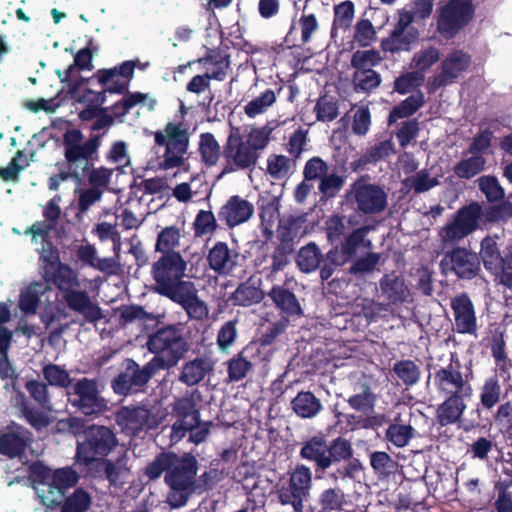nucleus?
<instances>
[{"instance_id": "6e6d98bb", "label": "nucleus", "mask_w": 512, "mask_h": 512, "mask_svg": "<svg viewBox=\"0 0 512 512\" xmlns=\"http://www.w3.org/2000/svg\"><path fill=\"white\" fill-rule=\"evenodd\" d=\"M236 324L235 320H230L220 327L217 334V345L221 352H228L235 343L238 335Z\"/></svg>"}, {"instance_id": "a211bd4d", "label": "nucleus", "mask_w": 512, "mask_h": 512, "mask_svg": "<svg viewBox=\"0 0 512 512\" xmlns=\"http://www.w3.org/2000/svg\"><path fill=\"white\" fill-rule=\"evenodd\" d=\"M71 395L72 404L86 415L99 412L106 407L104 400L98 396L97 385L93 380H79L73 386Z\"/></svg>"}, {"instance_id": "2f4dec72", "label": "nucleus", "mask_w": 512, "mask_h": 512, "mask_svg": "<svg viewBox=\"0 0 512 512\" xmlns=\"http://www.w3.org/2000/svg\"><path fill=\"white\" fill-rule=\"evenodd\" d=\"M320 27L318 17L315 13L307 11L306 7L302 10L298 19L293 20L291 31L300 32L301 42L309 43Z\"/></svg>"}, {"instance_id": "8fccbe9b", "label": "nucleus", "mask_w": 512, "mask_h": 512, "mask_svg": "<svg viewBox=\"0 0 512 512\" xmlns=\"http://www.w3.org/2000/svg\"><path fill=\"white\" fill-rule=\"evenodd\" d=\"M440 58V52L436 47H427L415 53L412 66L419 72H425L430 69Z\"/></svg>"}, {"instance_id": "dca6fc26", "label": "nucleus", "mask_w": 512, "mask_h": 512, "mask_svg": "<svg viewBox=\"0 0 512 512\" xmlns=\"http://www.w3.org/2000/svg\"><path fill=\"white\" fill-rule=\"evenodd\" d=\"M351 197L357 204V208L366 214H373L385 209L387 195L380 187L357 181L351 189Z\"/></svg>"}, {"instance_id": "5fc2aeb1", "label": "nucleus", "mask_w": 512, "mask_h": 512, "mask_svg": "<svg viewBox=\"0 0 512 512\" xmlns=\"http://www.w3.org/2000/svg\"><path fill=\"white\" fill-rule=\"evenodd\" d=\"M93 231L100 241H111L113 243V250L116 256H118L121 249V236L116 226L108 222H101L95 226Z\"/></svg>"}, {"instance_id": "7ed1b4c3", "label": "nucleus", "mask_w": 512, "mask_h": 512, "mask_svg": "<svg viewBox=\"0 0 512 512\" xmlns=\"http://www.w3.org/2000/svg\"><path fill=\"white\" fill-rule=\"evenodd\" d=\"M153 136L155 148L164 147L157 164L160 170L168 171L176 168L183 172L190 170L188 128L181 119L168 122L163 129L155 131Z\"/></svg>"}, {"instance_id": "ddd939ff", "label": "nucleus", "mask_w": 512, "mask_h": 512, "mask_svg": "<svg viewBox=\"0 0 512 512\" xmlns=\"http://www.w3.org/2000/svg\"><path fill=\"white\" fill-rule=\"evenodd\" d=\"M186 262L177 252L166 253L152 266V275L159 293L168 286L181 280L185 275Z\"/></svg>"}, {"instance_id": "2eb2a0df", "label": "nucleus", "mask_w": 512, "mask_h": 512, "mask_svg": "<svg viewBox=\"0 0 512 512\" xmlns=\"http://www.w3.org/2000/svg\"><path fill=\"white\" fill-rule=\"evenodd\" d=\"M470 56L462 50H452L441 62V72L430 81L433 90L453 83L470 66Z\"/></svg>"}, {"instance_id": "603ef678", "label": "nucleus", "mask_w": 512, "mask_h": 512, "mask_svg": "<svg viewBox=\"0 0 512 512\" xmlns=\"http://www.w3.org/2000/svg\"><path fill=\"white\" fill-rule=\"evenodd\" d=\"M393 371L405 385H413L420 378L419 367L411 360H402L394 364Z\"/></svg>"}, {"instance_id": "c03bdc74", "label": "nucleus", "mask_w": 512, "mask_h": 512, "mask_svg": "<svg viewBox=\"0 0 512 512\" xmlns=\"http://www.w3.org/2000/svg\"><path fill=\"white\" fill-rule=\"evenodd\" d=\"M413 431L411 425L395 420V422L387 428L386 438L396 447H404L413 437Z\"/></svg>"}, {"instance_id": "052dcab7", "label": "nucleus", "mask_w": 512, "mask_h": 512, "mask_svg": "<svg viewBox=\"0 0 512 512\" xmlns=\"http://www.w3.org/2000/svg\"><path fill=\"white\" fill-rule=\"evenodd\" d=\"M216 228L217 223L214 214L211 211H199L194 221L196 236L210 235Z\"/></svg>"}, {"instance_id": "338daca9", "label": "nucleus", "mask_w": 512, "mask_h": 512, "mask_svg": "<svg viewBox=\"0 0 512 512\" xmlns=\"http://www.w3.org/2000/svg\"><path fill=\"white\" fill-rule=\"evenodd\" d=\"M370 464L375 473L380 477H386L394 467V461L386 452H373L370 455Z\"/></svg>"}, {"instance_id": "7c9ffc66", "label": "nucleus", "mask_w": 512, "mask_h": 512, "mask_svg": "<svg viewBox=\"0 0 512 512\" xmlns=\"http://www.w3.org/2000/svg\"><path fill=\"white\" fill-rule=\"evenodd\" d=\"M187 432H190V441L199 444L208 436L209 426L207 423L201 422L200 419H197V423L191 427L187 424L182 425L181 423H174L170 434L171 442H179Z\"/></svg>"}, {"instance_id": "de8ad7c7", "label": "nucleus", "mask_w": 512, "mask_h": 512, "mask_svg": "<svg viewBox=\"0 0 512 512\" xmlns=\"http://www.w3.org/2000/svg\"><path fill=\"white\" fill-rule=\"evenodd\" d=\"M321 254L315 244H309L299 250L297 264L304 272L315 270L320 263Z\"/></svg>"}, {"instance_id": "3c124183", "label": "nucleus", "mask_w": 512, "mask_h": 512, "mask_svg": "<svg viewBox=\"0 0 512 512\" xmlns=\"http://www.w3.org/2000/svg\"><path fill=\"white\" fill-rule=\"evenodd\" d=\"M29 165L27 156L18 151L6 167H0V178L3 181H15L19 173Z\"/></svg>"}, {"instance_id": "b1692460", "label": "nucleus", "mask_w": 512, "mask_h": 512, "mask_svg": "<svg viewBox=\"0 0 512 512\" xmlns=\"http://www.w3.org/2000/svg\"><path fill=\"white\" fill-rule=\"evenodd\" d=\"M300 456L303 459L314 461L321 469H327L331 466L330 455H328V445L323 435H316L303 443Z\"/></svg>"}, {"instance_id": "1a4fd4ad", "label": "nucleus", "mask_w": 512, "mask_h": 512, "mask_svg": "<svg viewBox=\"0 0 512 512\" xmlns=\"http://www.w3.org/2000/svg\"><path fill=\"white\" fill-rule=\"evenodd\" d=\"M166 416V410L159 407H124L117 413L116 421L126 433L136 435L140 431L158 427Z\"/></svg>"}, {"instance_id": "f8f14e48", "label": "nucleus", "mask_w": 512, "mask_h": 512, "mask_svg": "<svg viewBox=\"0 0 512 512\" xmlns=\"http://www.w3.org/2000/svg\"><path fill=\"white\" fill-rule=\"evenodd\" d=\"M65 157L69 163L71 172L79 177L77 168L82 171L88 169V159L95 153L99 146L97 138L82 141V134L77 130L68 131L64 137Z\"/></svg>"}, {"instance_id": "72a5a7b5", "label": "nucleus", "mask_w": 512, "mask_h": 512, "mask_svg": "<svg viewBox=\"0 0 512 512\" xmlns=\"http://www.w3.org/2000/svg\"><path fill=\"white\" fill-rule=\"evenodd\" d=\"M269 296L276 306L287 316L301 315V306L295 295L287 289L276 286L271 289Z\"/></svg>"}, {"instance_id": "6ab92c4d", "label": "nucleus", "mask_w": 512, "mask_h": 512, "mask_svg": "<svg viewBox=\"0 0 512 512\" xmlns=\"http://www.w3.org/2000/svg\"><path fill=\"white\" fill-rule=\"evenodd\" d=\"M434 385L444 395L471 396L472 387L458 370L450 364L434 374Z\"/></svg>"}, {"instance_id": "58836bf2", "label": "nucleus", "mask_w": 512, "mask_h": 512, "mask_svg": "<svg viewBox=\"0 0 512 512\" xmlns=\"http://www.w3.org/2000/svg\"><path fill=\"white\" fill-rule=\"evenodd\" d=\"M484 166L485 159L481 155L472 154L455 165L454 173L459 178L470 179L483 171Z\"/></svg>"}, {"instance_id": "423d86ee", "label": "nucleus", "mask_w": 512, "mask_h": 512, "mask_svg": "<svg viewBox=\"0 0 512 512\" xmlns=\"http://www.w3.org/2000/svg\"><path fill=\"white\" fill-rule=\"evenodd\" d=\"M117 445L115 434L104 426H91L77 442L76 458L79 463L89 464L107 456Z\"/></svg>"}, {"instance_id": "f03ea898", "label": "nucleus", "mask_w": 512, "mask_h": 512, "mask_svg": "<svg viewBox=\"0 0 512 512\" xmlns=\"http://www.w3.org/2000/svg\"><path fill=\"white\" fill-rule=\"evenodd\" d=\"M512 215L511 205H502L484 209L480 204L473 202L461 208L454 219L447 223L439 235L444 243H453L471 234L482 224L508 218Z\"/></svg>"}, {"instance_id": "5701e85b", "label": "nucleus", "mask_w": 512, "mask_h": 512, "mask_svg": "<svg viewBox=\"0 0 512 512\" xmlns=\"http://www.w3.org/2000/svg\"><path fill=\"white\" fill-rule=\"evenodd\" d=\"M452 270L461 278H472L479 270V259L475 253L463 248L453 250L448 256Z\"/></svg>"}, {"instance_id": "9d476101", "label": "nucleus", "mask_w": 512, "mask_h": 512, "mask_svg": "<svg viewBox=\"0 0 512 512\" xmlns=\"http://www.w3.org/2000/svg\"><path fill=\"white\" fill-rule=\"evenodd\" d=\"M32 316V281L24 282L19 292L16 306L11 310L7 302H0V326H4L13 317L16 319L15 334L32 337V325L28 318Z\"/></svg>"}, {"instance_id": "4d7b16f0", "label": "nucleus", "mask_w": 512, "mask_h": 512, "mask_svg": "<svg viewBox=\"0 0 512 512\" xmlns=\"http://www.w3.org/2000/svg\"><path fill=\"white\" fill-rule=\"evenodd\" d=\"M270 129L268 127L252 128L246 135L242 136L244 142L250 149L257 153L264 149L270 140Z\"/></svg>"}, {"instance_id": "ea45409f", "label": "nucleus", "mask_w": 512, "mask_h": 512, "mask_svg": "<svg viewBox=\"0 0 512 512\" xmlns=\"http://www.w3.org/2000/svg\"><path fill=\"white\" fill-rule=\"evenodd\" d=\"M275 102V92L271 89H267L245 105V114L250 118H255L265 113Z\"/></svg>"}, {"instance_id": "864d4df0", "label": "nucleus", "mask_w": 512, "mask_h": 512, "mask_svg": "<svg viewBox=\"0 0 512 512\" xmlns=\"http://www.w3.org/2000/svg\"><path fill=\"white\" fill-rule=\"evenodd\" d=\"M354 18V5L351 1H344L334 8L333 31L347 29Z\"/></svg>"}, {"instance_id": "49530a36", "label": "nucleus", "mask_w": 512, "mask_h": 512, "mask_svg": "<svg viewBox=\"0 0 512 512\" xmlns=\"http://www.w3.org/2000/svg\"><path fill=\"white\" fill-rule=\"evenodd\" d=\"M181 231L176 226H168L160 231L157 237L156 250L165 253H171L173 249L179 246Z\"/></svg>"}, {"instance_id": "e433bc0d", "label": "nucleus", "mask_w": 512, "mask_h": 512, "mask_svg": "<svg viewBox=\"0 0 512 512\" xmlns=\"http://www.w3.org/2000/svg\"><path fill=\"white\" fill-rule=\"evenodd\" d=\"M480 257L486 270L490 272H497L499 265L502 263V258L496 240L493 237L487 236L481 241Z\"/></svg>"}, {"instance_id": "c756f323", "label": "nucleus", "mask_w": 512, "mask_h": 512, "mask_svg": "<svg viewBox=\"0 0 512 512\" xmlns=\"http://www.w3.org/2000/svg\"><path fill=\"white\" fill-rule=\"evenodd\" d=\"M295 414L301 418H313L322 410V404L315 395L309 391L299 392L291 402Z\"/></svg>"}, {"instance_id": "4c0bfd02", "label": "nucleus", "mask_w": 512, "mask_h": 512, "mask_svg": "<svg viewBox=\"0 0 512 512\" xmlns=\"http://www.w3.org/2000/svg\"><path fill=\"white\" fill-rule=\"evenodd\" d=\"M92 59L93 54L90 50V48L85 47L81 50H79L75 56H74V63L71 64L64 73H61L60 71L57 72L59 78L62 82H69L74 77V73L76 71V68L80 70H92Z\"/></svg>"}, {"instance_id": "f257e3e1", "label": "nucleus", "mask_w": 512, "mask_h": 512, "mask_svg": "<svg viewBox=\"0 0 512 512\" xmlns=\"http://www.w3.org/2000/svg\"><path fill=\"white\" fill-rule=\"evenodd\" d=\"M163 472L165 481L171 488L168 503L174 508L185 505L194 489L196 459L190 454L177 456L174 453H161L147 465L145 474L150 480H154Z\"/></svg>"}, {"instance_id": "412c9836", "label": "nucleus", "mask_w": 512, "mask_h": 512, "mask_svg": "<svg viewBox=\"0 0 512 512\" xmlns=\"http://www.w3.org/2000/svg\"><path fill=\"white\" fill-rule=\"evenodd\" d=\"M135 67V61H125L114 68L98 71L97 76L99 82L106 86L107 91L121 93L127 89Z\"/></svg>"}, {"instance_id": "4be33fe9", "label": "nucleus", "mask_w": 512, "mask_h": 512, "mask_svg": "<svg viewBox=\"0 0 512 512\" xmlns=\"http://www.w3.org/2000/svg\"><path fill=\"white\" fill-rule=\"evenodd\" d=\"M254 214V206L240 196H232L221 207L219 218L229 227H235L247 222Z\"/></svg>"}, {"instance_id": "f704fd0d", "label": "nucleus", "mask_w": 512, "mask_h": 512, "mask_svg": "<svg viewBox=\"0 0 512 512\" xmlns=\"http://www.w3.org/2000/svg\"><path fill=\"white\" fill-rule=\"evenodd\" d=\"M383 294L392 302L399 303L408 300L410 292L402 278L396 275H386L380 282Z\"/></svg>"}, {"instance_id": "aec40b11", "label": "nucleus", "mask_w": 512, "mask_h": 512, "mask_svg": "<svg viewBox=\"0 0 512 512\" xmlns=\"http://www.w3.org/2000/svg\"><path fill=\"white\" fill-rule=\"evenodd\" d=\"M455 329L460 334L475 335L477 319L474 305L466 294H460L451 299Z\"/></svg>"}, {"instance_id": "20e7f679", "label": "nucleus", "mask_w": 512, "mask_h": 512, "mask_svg": "<svg viewBox=\"0 0 512 512\" xmlns=\"http://www.w3.org/2000/svg\"><path fill=\"white\" fill-rule=\"evenodd\" d=\"M14 330H9L5 326H0V379H11L13 395L10 403L15 410V414L32 425V378L26 377L24 387L28 392V396L22 391L18 375L15 374L14 368L9 360V350L13 341Z\"/></svg>"}, {"instance_id": "6e6552de", "label": "nucleus", "mask_w": 512, "mask_h": 512, "mask_svg": "<svg viewBox=\"0 0 512 512\" xmlns=\"http://www.w3.org/2000/svg\"><path fill=\"white\" fill-rule=\"evenodd\" d=\"M312 472L305 465H298L291 471L288 485L278 489V499L282 505H290L294 512H303L304 501L310 495Z\"/></svg>"}, {"instance_id": "37998d69", "label": "nucleus", "mask_w": 512, "mask_h": 512, "mask_svg": "<svg viewBox=\"0 0 512 512\" xmlns=\"http://www.w3.org/2000/svg\"><path fill=\"white\" fill-rule=\"evenodd\" d=\"M199 151L202 160L209 166L215 165L220 157V146L210 133L200 136Z\"/></svg>"}, {"instance_id": "4468645a", "label": "nucleus", "mask_w": 512, "mask_h": 512, "mask_svg": "<svg viewBox=\"0 0 512 512\" xmlns=\"http://www.w3.org/2000/svg\"><path fill=\"white\" fill-rule=\"evenodd\" d=\"M29 434L27 428L11 421L0 430V455L7 459H22L29 446Z\"/></svg>"}, {"instance_id": "69168bd1", "label": "nucleus", "mask_w": 512, "mask_h": 512, "mask_svg": "<svg viewBox=\"0 0 512 512\" xmlns=\"http://www.w3.org/2000/svg\"><path fill=\"white\" fill-rule=\"evenodd\" d=\"M405 184L413 188L416 193H422L438 185V180L436 177H431L427 171L421 170L411 178L406 179Z\"/></svg>"}, {"instance_id": "774afa93", "label": "nucleus", "mask_w": 512, "mask_h": 512, "mask_svg": "<svg viewBox=\"0 0 512 512\" xmlns=\"http://www.w3.org/2000/svg\"><path fill=\"white\" fill-rule=\"evenodd\" d=\"M479 187L489 201H498L503 198L504 190L496 178L484 176L479 178Z\"/></svg>"}, {"instance_id": "13d9d810", "label": "nucleus", "mask_w": 512, "mask_h": 512, "mask_svg": "<svg viewBox=\"0 0 512 512\" xmlns=\"http://www.w3.org/2000/svg\"><path fill=\"white\" fill-rule=\"evenodd\" d=\"M290 159L283 155H271L267 159V171L275 179L285 178L290 171Z\"/></svg>"}, {"instance_id": "f3484780", "label": "nucleus", "mask_w": 512, "mask_h": 512, "mask_svg": "<svg viewBox=\"0 0 512 512\" xmlns=\"http://www.w3.org/2000/svg\"><path fill=\"white\" fill-rule=\"evenodd\" d=\"M224 155L230 166L229 171L247 168L253 165L258 157L257 153L244 142L238 130L230 133Z\"/></svg>"}, {"instance_id": "39448f33", "label": "nucleus", "mask_w": 512, "mask_h": 512, "mask_svg": "<svg viewBox=\"0 0 512 512\" xmlns=\"http://www.w3.org/2000/svg\"><path fill=\"white\" fill-rule=\"evenodd\" d=\"M78 478L70 468L51 471L41 462H34V490L45 505L60 503L64 491L74 486Z\"/></svg>"}, {"instance_id": "c9c22d12", "label": "nucleus", "mask_w": 512, "mask_h": 512, "mask_svg": "<svg viewBox=\"0 0 512 512\" xmlns=\"http://www.w3.org/2000/svg\"><path fill=\"white\" fill-rule=\"evenodd\" d=\"M159 294L170 298L184 307L190 300H193V297L197 295V291L192 282L179 280L160 291Z\"/></svg>"}, {"instance_id": "680f3d73", "label": "nucleus", "mask_w": 512, "mask_h": 512, "mask_svg": "<svg viewBox=\"0 0 512 512\" xmlns=\"http://www.w3.org/2000/svg\"><path fill=\"white\" fill-rule=\"evenodd\" d=\"M91 503V497L82 489H77L65 502L62 512H85Z\"/></svg>"}, {"instance_id": "393cba45", "label": "nucleus", "mask_w": 512, "mask_h": 512, "mask_svg": "<svg viewBox=\"0 0 512 512\" xmlns=\"http://www.w3.org/2000/svg\"><path fill=\"white\" fill-rule=\"evenodd\" d=\"M213 371V363L206 357H197L185 362L180 370L179 381L187 386L200 383Z\"/></svg>"}, {"instance_id": "cd10ccee", "label": "nucleus", "mask_w": 512, "mask_h": 512, "mask_svg": "<svg viewBox=\"0 0 512 512\" xmlns=\"http://www.w3.org/2000/svg\"><path fill=\"white\" fill-rule=\"evenodd\" d=\"M417 40V30L393 29L391 34L382 40L381 47L384 51L391 53L407 51Z\"/></svg>"}, {"instance_id": "79ce46f5", "label": "nucleus", "mask_w": 512, "mask_h": 512, "mask_svg": "<svg viewBox=\"0 0 512 512\" xmlns=\"http://www.w3.org/2000/svg\"><path fill=\"white\" fill-rule=\"evenodd\" d=\"M424 103V96L421 93H416L405 99L402 103L396 106L389 115V122H396L400 118L408 117L417 111Z\"/></svg>"}, {"instance_id": "a19ab883", "label": "nucleus", "mask_w": 512, "mask_h": 512, "mask_svg": "<svg viewBox=\"0 0 512 512\" xmlns=\"http://www.w3.org/2000/svg\"><path fill=\"white\" fill-rule=\"evenodd\" d=\"M501 397V386L497 377L487 378L480 389L481 405L490 410L499 401Z\"/></svg>"}, {"instance_id": "0eeeda50", "label": "nucleus", "mask_w": 512, "mask_h": 512, "mask_svg": "<svg viewBox=\"0 0 512 512\" xmlns=\"http://www.w3.org/2000/svg\"><path fill=\"white\" fill-rule=\"evenodd\" d=\"M148 349L161 356L163 367H173L188 351V344L174 327L163 328L150 336Z\"/></svg>"}, {"instance_id": "a878e982", "label": "nucleus", "mask_w": 512, "mask_h": 512, "mask_svg": "<svg viewBox=\"0 0 512 512\" xmlns=\"http://www.w3.org/2000/svg\"><path fill=\"white\" fill-rule=\"evenodd\" d=\"M200 400V394L198 391L190 392L181 398H177L173 404V411L177 416L175 423H181L182 425H188L191 427L197 423V419H200V414L197 409V403Z\"/></svg>"}, {"instance_id": "bb28decb", "label": "nucleus", "mask_w": 512, "mask_h": 512, "mask_svg": "<svg viewBox=\"0 0 512 512\" xmlns=\"http://www.w3.org/2000/svg\"><path fill=\"white\" fill-rule=\"evenodd\" d=\"M238 255L231 251L227 244L216 243L208 254V262L211 269L218 273H229L236 265Z\"/></svg>"}, {"instance_id": "09e8293b", "label": "nucleus", "mask_w": 512, "mask_h": 512, "mask_svg": "<svg viewBox=\"0 0 512 512\" xmlns=\"http://www.w3.org/2000/svg\"><path fill=\"white\" fill-rule=\"evenodd\" d=\"M381 61L379 52L375 50L356 51L351 59V65L355 72L373 70L372 68L378 65Z\"/></svg>"}, {"instance_id": "a18cd8bd", "label": "nucleus", "mask_w": 512, "mask_h": 512, "mask_svg": "<svg viewBox=\"0 0 512 512\" xmlns=\"http://www.w3.org/2000/svg\"><path fill=\"white\" fill-rule=\"evenodd\" d=\"M202 181L200 174L191 175L188 182H182L177 184L173 191V197L181 203L189 202L194 196L200 193V187L197 185Z\"/></svg>"}, {"instance_id": "0e129e2a", "label": "nucleus", "mask_w": 512, "mask_h": 512, "mask_svg": "<svg viewBox=\"0 0 512 512\" xmlns=\"http://www.w3.org/2000/svg\"><path fill=\"white\" fill-rule=\"evenodd\" d=\"M113 173V169L103 166L91 169L88 173L90 187L99 188L100 191L104 192L111 182Z\"/></svg>"}, {"instance_id": "9b49d317", "label": "nucleus", "mask_w": 512, "mask_h": 512, "mask_svg": "<svg viewBox=\"0 0 512 512\" xmlns=\"http://www.w3.org/2000/svg\"><path fill=\"white\" fill-rule=\"evenodd\" d=\"M472 0H450L440 10L437 29L445 38H451L469 23L473 16Z\"/></svg>"}, {"instance_id": "bf43d9fd", "label": "nucleus", "mask_w": 512, "mask_h": 512, "mask_svg": "<svg viewBox=\"0 0 512 512\" xmlns=\"http://www.w3.org/2000/svg\"><path fill=\"white\" fill-rule=\"evenodd\" d=\"M380 81V75L374 70L358 71L353 75V83L357 91H370L376 88Z\"/></svg>"}, {"instance_id": "473e14b6", "label": "nucleus", "mask_w": 512, "mask_h": 512, "mask_svg": "<svg viewBox=\"0 0 512 512\" xmlns=\"http://www.w3.org/2000/svg\"><path fill=\"white\" fill-rule=\"evenodd\" d=\"M264 297L259 283L256 280L249 279L242 283L232 294V301L235 305L250 306L259 303Z\"/></svg>"}, {"instance_id": "e2e57ef3", "label": "nucleus", "mask_w": 512, "mask_h": 512, "mask_svg": "<svg viewBox=\"0 0 512 512\" xmlns=\"http://www.w3.org/2000/svg\"><path fill=\"white\" fill-rule=\"evenodd\" d=\"M69 91L78 102L85 103L87 106L100 107L105 102V94L103 92L85 89L81 93L77 84L69 86Z\"/></svg>"}, {"instance_id": "c85d7f7f", "label": "nucleus", "mask_w": 512, "mask_h": 512, "mask_svg": "<svg viewBox=\"0 0 512 512\" xmlns=\"http://www.w3.org/2000/svg\"><path fill=\"white\" fill-rule=\"evenodd\" d=\"M464 396H449L437 409V420L442 426L455 423L463 414L466 405Z\"/></svg>"}]
</instances>
